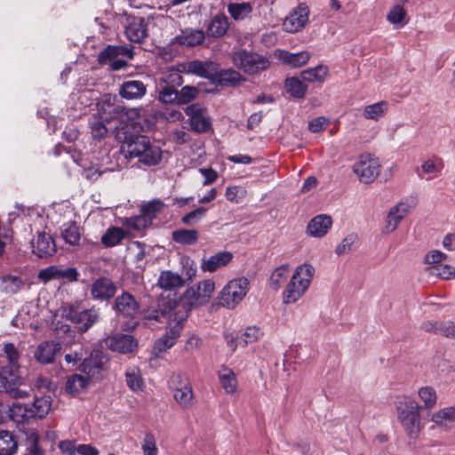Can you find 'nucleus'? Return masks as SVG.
Listing matches in <instances>:
<instances>
[{"label": "nucleus", "instance_id": "47", "mask_svg": "<svg viewBox=\"0 0 455 455\" xmlns=\"http://www.w3.org/2000/svg\"><path fill=\"white\" fill-rule=\"evenodd\" d=\"M165 86L176 88L183 84V79L179 69L170 68L166 72L163 73L160 78Z\"/></svg>", "mask_w": 455, "mask_h": 455}, {"label": "nucleus", "instance_id": "44", "mask_svg": "<svg viewBox=\"0 0 455 455\" xmlns=\"http://www.w3.org/2000/svg\"><path fill=\"white\" fill-rule=\"evenodd\" d=\"M124 238V232L120 228H110L101 236V243L107 247L118 244Z\"/></svg>", "mask_w": 455, "mask_h": 455}, {"label": "nucleus", "instance_id": "16", "mask_svg": "<svg viewBox=\"0 0 455 455\" xmlns=\"http://www.w3.org/2000/svg\"><path fill=\"white\" fill-rule=\"evenodd\" d=\"M114 307L119 315L130 319H134L139 313V304L129 292L117 296Z\"/></svg>", "mask_w": 455, "mask_h": 455}, {"label": "nucleus", "instance_id": "15", "mask_svg": "<svg viewBox=\"0 0 455 455\" xmlns=\"http://www.w3.org/2000/svg\"><path fill=\"white\" fill-rule=\"evenodd\" d=\"M106 346L112 351L132 353L138 346L136 339L128 334H115L105 339Z\"/></svg>", "mask_w": 455, "mask_h": 455}, {"label": "nucleus", "instance_id": "3", "mask_svg": "<svg viewBox=\"0 0 455 455\" xmlns=\"http://www.w3.org/2000/svg\"><path fill=\"white\" fill-rule=\"evenodd\" d=\"M249 285L250 283L246 277H240L230 281L212 303L211 311H216L220 307L234 308L247 294Z\"/></svg>", "mask_w": 455, "mask_h": 455}, {"label": "nucleus", "instance_id": "9", "mask_svg": "<svg viewBox=\"0 0 455 455\" xmlns=\"http://www.w3.org/2000/svg\"><path fill=\"white\" fill-rule=\"evenodd\" d=\"M22 384V379L20 378L16 371L12 369H0V388L10 395V396L19 399L27 397L29 390L21 389L20 387Z\"/></svg>", "mask_w": 455, "mask_h": 455}, {"label": "nucleus", "instance_id": "62", "mask_svg": "<svg viewBox=\"0 0 455 455\" xmlns=\"http://www.w3.org/2000/svg\"><path fill=\"white\" fill-rule=\"evenodd\" d=\"M182 272L186 275L188 280H191L196 275L197 267L194 260L188 257L181 258Z\"/></svg>", "mask_w": 455, "mask_h": 455}, {"label": "nucleus", "instance_id": "40", "mask_svg": "<svg viewBox=\"0 0 455 455\" xmlns=\"http://www.w3.org/2000/svg\"><path fill=\"white\" fill-rule=\"evenodd\" d=\"M18 448L17 441L9 431L0 432V455H13Z\"/></svg>", "mask_w": 455, "mask_h": 455}, {"label": "nucleus", "instance_id": "22", "mask_svg": "<svg viewBox=\"0 0 455 455\" xmlns=\"http://www.w3.org/2000/svg\"><path fill=\"white\" fill-rule=\"evenodd\" d=\"M308 7L305 4H300L285 20L286 29L291 32H297L303 28L308 21Z\"/></svg>", "mask_w": 455, "mask_h": 455}, {"label": "nucleus", "instance_id": "28", "mask_svg": "<svg viewBox=\"0 0 455 455\" xmlns=\"http://www.w3.org/2000/svg\"><path fill=\"white\" fill-rule=\"evenodd\" d=\"M228 27V17L223 13H219L207 25L206 34L212 37H221L227 33Z\"/></svg>", "mask_w": 455, "mask_h": 455}, {"label": "nucleus", "instance_id": "55", "mask_svg": "<svg viewBox=\"0 0 455 455\" xmlns=\"http://www.w3.org/2000/svg\"><path fill=\"white\" fill-rule=\"evenodd\" d=\"M105 122L108 121L100 119V117H94L90 123L91 133L94 139L100 140L107 134L108 129L105 125Z\"/></svg>", "mask_w": 455, "mask_h": 455}, {"label": "nucleus", "instance_id": "39", "mask_svg": "<svg viewBox=\"0 0 455 455\" xmlns=\"http://www.w3.org/2000/svg\"><path fill=\"white\" fill-rule=\"evenodd\" d=\"M252 10V5L246 2L230 3L228 4V12L235 20L245 19Z\"/></svg>", "mask_w": 455, "mask_h": 455}, {"label": "nucleus", "instance_id": "30", "mask_svg": "<svg viewBox=\"0 0 455 455\" xmlns=\"http://www.w3.org/2000/svg\"><path fill=\"white\" fill-rule=\"evenodd\" d=\"M31 411L29 403L17 402L10 408V416L18 423H25L34 419Z\"/></svg>", "mask_w": 455, "mask_h": 455}, {"label": "nucleus", "instance_id": "18", "mask_svg": "<svg viewBox=\"0 0 455 455\" xmlns=\"http://www.w3.org/2000/svg\"><path fill=\"white\" fill-rule=\"evenodd\" d=\"M116 290V286L110 279L100 277L92 284L91 295L97 300H108L114 297Z\"/></svg>", "mask_w": 455, "mask_h": 455}, {"label": "nucleus", "instance_id": "61", "mask_svg": "<svg viewBox=\"0 0 455 455\" xmlns=\"http://www.w3.org/2000/svg\"><path fill=\"white\" fill-rule=\"evenodd\" d=\"M198 93V90L194 86H184L180 92H178V104H187L194 100Z\"/></svg>", "mask_w": 455, "mask_h": 455}, {"label": "nucleus", "instance_id": "33", "mask_svg": "<svg viewBox=\"0 0 455 455\" xmlns=\"http://www.w3.org/2000/svg\"><path fill=\"white\" fill-rule=\"evenodd\" d=\"M286 92L292 98L303 99L307 93V85L296 76L288 77L284 82Z\"/></svg>", "mask_w": 455, "mask_h": 455}, {"label": "nucleus", "instance_id": "58", "mask_svg": "<svg viewBox=\"0 0 455 455\" xmlns=\"http://www.w3.org/2000/svg\"><path fill=\"white\" fill-rule=\"evenodd\" d=\"M118 53L115 45H108L101 51L98 56V61L100 65H108L114 60L118 58Z\"/></svg>", "mask_w": 455, "mask_h": 455}, {"label": "nucleus", "instance_id": "54", "mask_svg": "<svg viewBox=\"0 0 455 455\" xmlns=\"http://www.w3.org/2000/svg\"><path fill=\"white\" fill-rule=\"evenodd\" d=\"M143 455H157L158 449L156 441L153 434L147 433L141 443Z\"/></svg>", "mask_w": 455, "mask_h": 455}, {"label": "nucleus", "instance_id": "49", "mask_svg": "<svg viewBox=\"0 0 455 455\" xmlns=\"http://www.w3.org/2000/svg\"><path fill=\"white\" fill-rule=\"evenodd\" d=\"M4 354L6 355L7 360L9 362V365L4 367L5 369H12L15 371L19 364L20 353L14 344L6 343L3 348Z\"/></svg>", "mask_w": 455, "mask_h": 455}, {"label": "nucleus", "instance_id": "50", "mask_svg": "<svg viewBox=\"0 0 455 455\" xmlns=\"http://www.w3.org/2000/svg\"><path fill=\"white\" fill-rule=\"evenodd\" d=\"M158 100L164 104L178 103V91L176 88L163 85L159 88Z\"/></svg>", "mask_w": 455, "mask_h": 455}, {"label": "nucleus", "instance_id": "51", "mask_svg": "<svg viewBox=\"0 0 455 455\" xmlns=\"http://www.w3.org/2000/svg\"><path fill=\"white\" fill-rule=\"evenodd\" d=\"M419 395L422 402L424 403V406L427 409L433 408L436 403V393L433 387H424L419 390Z\"/></svg>", "mask_w": 455, "mask_h": 455}, {"label": "nucleus", "instance_id": "11", "mask_svg": "<svg viewBox=\"0 0 455 455\" xmlns=\"http://www.w3.org/2000/svg\"><path fill=\"white\" fill-rule=\"evenodd\" d=\"M175 301L171 299H162L156 305L150 306L145 312L144 317L149 320L161 322L162 319H170L176 322Z\"/></svg>", "mask_w": 455, "mask_h": 455}, {"label": "nucleus", "instance_id": "31", "mask_svg": "<svg viewBox=\"0 0 455 455\" xmlns=\"http://www.w3.org/2000/svg\"><path fill=\"white\" fill-rule=\"evenodd\" d=\"M406 213L407 210L403 204H399L395 207L392 208L387 217L385 226L386 232L391 233L395 231L399 222L403 219Z\"/></svg>", "mask_w": 455, "mask_h": 455}, {"label": "nucleus", "instance_id": "48", "mask_svg": "<svg viewBox=\"0 0 455 455\" xmlns=\"http://www.w3.org/2000/svg\"><path fill=\"white\" fill-rule=\"evenodd\" d=\"M387 109V103L386 101H379L378 103L366 106L363 116L366 119L378 120L383 116Z\"/></svg>", "mask_w": 455, "mask_h": 455}, {"label": "nucleus", "instance_id": "32", "mask_svg": "<svg viewBox=\"0 0 455 455\" xmlns=\"http://www.w3.org/2000/svg\"><path fill=\"white\" fill-rule=\"evenodd\" d=\"M329 69L327 66L318 65L315 68L303 70L300 76L302 80L306 82L323 84L325 81Z\"/></svg>", "mask_w": 455, "mask_h": 455}, {"label": "nucleus", "instance_id": "21", "mask_svg": "<svg viewBox=\"0 0 455 455\" xmlns=\"http://www.w3.org/2000/svg\"><path fill=\"white\" fill-rule=\"evenodd\" d=\"M60 350V343L54 341H44L36 347L34 357L42 364L52 363L55 359L56 354L59 353Z\"/></svg>", "mask_w": 455, "mask_h": 455}, {"label": "nucleus", "instance_id": "59", "mask_svg": "<svg viewBox=\"0 0 455 455\" xmlns=\"http://www.w3.org/2000/svg\"><path fill=\"white\" fill-rule=\"evenodd\" d=\"M433 273L444 280L455 278V267L450 265H436L432 267Z\"/></svg>", "mask_w": 455, "mask_h": 455}, {"label": "nucleus", "instance_id": "7", "mask_svg": "<svg viewBox=\"0 0 455 455\" xmlns=\"http://www.w3.org/2000/svg\"><path fill=\"white\" fill-rule=\"evenodd\" d=\"M353 171L361 182L371 184L379 176L380 164L378 158L365 153L359 156V160L353 166Z\"/></svg>", "mask_w": 455, "mask_h": 455}, {"label": "nucleus", "instance_id": "64", "mask_svg": "<svg viewBox=\"0 0 455 455\" xmlns=\"http://www.w3.org/2000/svg\"><path fill=\"white\" fill-rule=\"evenodd\" d=\"M439 335L448 339H455V323L452 321H443L438 325Z\"/></svg>", "mask_w": 455, "mask_h": 455}, {"label": "nucleus", "instance_id": "25", "mask_svg": "<svg viewBox=\"0 0 455 455\" xmlns=\"http://www.w3.org/2000/svg\"><path fill=\"white\" fill-rule=\"evenodd\" d=\"M230 251H219L208 259H203L201 269L203 271L214 272L221 267L227 266L233 259Z\"/></svg>", "mask_w": 455, "mask_h": 455}, {"label": "nucleus", "instance_id": "5", "mask_svg": "<svg viewBox=\"0 0 455 455\" xmlns=\"http://www.w3.org/2000/svg\"><path fill=\"white\" fill-rule=\"evenodd\" d=\"M421 408L422 406L419 405L416 401L407 396L403 397L397 406L398 419L411 438H416L420 431L419 410Z\"/></svg>", "mask_w": 455, "mask_h": 455}, {"label": "nucleus", "instance_id": "23", "mask_svg": "<svg viewBox=\"0 0 455 455\" xmlns=\"http://www.w3.org/2000/svg\"><path fill=\"white\" fill-rule=\"evenodd\" d=\"M147 92V86L140 80L124 82L119 89L122 98L129 100L141 99Z\"/></svg>", "mask_w": 455, "mask_h": 455}, {"label": "nucleus", "instance_id": "14", "mask_svg": "<svg viewBox=\"0 0 455 455\" xmlns=\"http://www.w3.org/2000/svg\"><path fill=\"white\" fill-rule=\"evenodd\" d=\"M184 320L185 319L183 317H180L179 320L175 322L174 325L171 326L164 335L156 340L153 351L157 356L159 353L166 351L174 345L180 335L182 323Z\"/></svg>", "mask_w": 455, "mask_h": 455}, {"label": "nucleus", "instance_id": "2", "mask_svg": "<svg viewBox=\"0 0 455 455\" xmlns=\"http://www.w3.org/2000/svg\"><path fill=\"white\" fill-rule=\"evenodd\" d=\"M61 317L73 323L80 332H86L100 319V309L85 308L81 302L65 303L60 307Z\"/></svg>", "mask_w": 455, "mask_h": 455}, {"label": "nucleus", "instance_id": "26", "mask_svg": "<svg viewBox=\"0 0 455 455\" xmlns=\"http://www.w3.org/2000/svg\"><path fill=\"white\" fill-rule=\"evenodd\" d=\"M246 78L234 68L222 69L219 73L218 78L213 85L221 87L236 88Z\"/></svg>", "mask_w": 455, "mask_h": 455}, {"label": "nucleus", "instance_id": "20", "mask_svg": "<svg viewBox=\"0 0 455 455\" xmlns=\"http://www.w3.org/2000/svg\"><path fill=\"white\" fill-rule=\"evenodd\" d=\"M116 97L105 94L97 103V114L100 119L110 121L121 111L120 106L115 104Z\"/></svg>", "mask_w": 455, "mask_h": 455}, {"label": "nucleus", "instance_id": "4", "mask_svg": "<svg viewBox=\"0 0 455 455\" xmlns=\"http://www.w3.org/2000/svg\"><path fill=\"white\" fill-rule=\"evenodd\" d=\"M315 268L310 264L298 267L283 291V303L296 302L307 290L313 278Z\"/></svg>", "mask_w": 455, "mask_h": 455}, {"label": "nucleus", "instance_id": "34", "mask_svg": "<svg viewBox=\"0 0 455 455\" xmlns=\"http://www.w3.org/2000/svg\"><path fill=\"white\" fill-rule=\"evenodd\" d=\"M310 59V54L307 52H300L291 53L283 51L280 53V60L291 68H299L307 63Z\"/></svg>", "mask_w": 455, "mask_h": 455}, {"label": "nucleus", "instance_id": "27", "mask_svg": "<svg viewBox=\"0 0 455 455\" xmlns=\"http://www.w3.org/2000/svg\"><path fill=\"white\" fill-rule=\"evenodd\" d=\"M262 335L263 332L259 327L255 325L249 326L242 335L237 336L235 339L232 338L228 341V344L232 350H235L238 345L245 347L250 343L257 341Z\"/></svg>", "mask_w": 455, "mask_h": 455}, {"label": "nucleus", "instance_id": "1", "mask_svg": "<svg viewBox=\"0 0 455 455\" xmlns=\"http://www.w3.org/2000/svg\"><path fill=\"white\" fill-rule=\"evenodd\" d=\"M121 151L126 158H138L139 162L148 166L160 163L163 156L161 148L145 135L135 134L127 126L116 132Z\"/></svg>", "mask_w": 455, "mask_h": 455}, {"label": "nucleus", "instance_id": "19", "mask_svg": "<svg viewBox=\"0 0 455 455\" xmlns=\"http://www.w3.org/2000/svg\"><path fill=\"white\" fill-rule=\"evenodd\" d=\"M331 225L332 219L330 215L319 214L308 222L307 233L313 237H322L328 233Z\"/></svg>", "mask_w": 455, "mask_h": 455}, {"label": "nucleus", "instance_id": "35", "mask_svg": "<svg viewBox=\"0 0 455 455\" xmlns=\"http://www.w3.org/2000/svg\"><path fill=\"white\" fill-rule=\"evenodd\" d=\"M61 235L67 243L77 245L81 239L80 228L76 222L64 223L61 227Z\"/></svg>", "mask_w": 455, "mask_h": 455}, {"label": "nucleus", "instance_id": "12", "mask_svg": "<svg viewBox=\"0 0 455 455\" xmlns=\"http://www.w3.org/2000/svg\"><path fill=\"white\" fill-rule=\"evenodd\" d=\"M124 33L132 43L140 44L148 36V23L142 17L129 16L126 18Z\"/></svg>", "mask_w": 455, "mask_h": 455}, {"label": "nucleus", "instance_id": "56", "mask_svg": "<svg viewBox=\"0 0 455 455\" xmlns=\"http://www.w3.org/2000/svg\"><path fill=\"white\" fill-rule=\"evenodd\" d=\"M444 419L455 421V406L443 408L432 416V420L437 425H442Z\"/></svg>", "mask_w": 455, "mask_h": 455}, {"label": "nucleus", "instance_id": "41", "mask_svg": "<svg viewBox=\"0 0 455 455\" xmlns=\"http://www.w3.org/2000/svg\"><path fill=\"white\" fill-rule=\"evenodd\" d=\"M88 377L80 374H73L68 378L65 390L71 395L78 394L81 390L85 388L88 385Z\"/></svg>", "mask_w": 455, "mask_h": 455}, {"label": "nucleus", "instance_id": "6", "mask_svg": "<svg viewBox=\"0 0 455 455\" xmlns=\"http://www.w3.org/2000/svg\"><path fill=\"white\" fill-rule=\"evenodd\" d=\"M233 64L247 75H255L269 67L267 58L246 49H240L232 54Z\"/></svg>", "mask_w": 455, "mask_h": 455}, {"label": "nucleus", "instance_id": "29", "mask_svg": "<svg viewBox=\"0 0 455 455\" xmlns=\"http://www.w3.org/2000/svg\"><path fill=\"white\" fill-rule=\"evenodd\" d=\"M157 284L164 290L171 291L183 286L184 279L179 274L166 270L161 272Z\"/></svg>", "mask_w": 455, "mask_h": 455}, {"label": "nucleus", "instance_id": "63", "mask_svg": "<svg viewBox=\"0 0 455 455\" xmlns=\"http://www.w3.org/2000/svg\"><path fill=\"white\" fill-rule=\"evenodd\" d=\"M357 240V235H355V234H349L348 235H347L341 242V243H339L336 250H335V252L338 254V255H342L344 254L346 251H349L352 250V246L353 244L355 243V241Z\"/></svg>", "mask_w": 455, "mask_h": 455}, {"label": "nucleus", "instance_id": "46", "mask_svg": "<svg viewBox=\"0 0 455 455\" xmlns=\"http://www.w3.org/2000/svg\"><path fill=\"white\" fill-rule=\"evenodd\" d=\"M221 68L212 61H201V77L207 78L212 84H215Z\"/></svg>", "mask_w": 455, "mask_h": 455}, {"label": "nucleus", "instance_id": "43", "mask_svg": "<svg viewBox=\"0 0 455 455\" xmlns=\"http://www.w3.org/2000/svg\"><path fill=\"white\" fill-rule=\"evenodd\" d=\"M198 232L196 229H177L172 232V239L178 243L192 244L197 241Z\"/></svg>", "mask_w": 455, "mask_h": 455}, {"label": "nucleus", "instance_id": "38", "mask_svg": "<svg viewBox=\"0 0 455 455\" xmlns=\"http://www.w3.org/2000/svg\"><path fill=\"white\" fill-rule=\"evenodd\" d=\"M125 381L130 389L134 392L142 391L144 382L137 367H130L125 371Z\"/></svg>", "mask_w": 455, "mask_h": 455}, {"label": "nucleus", "instance_id": "36", "mask_svg": "<svg viewBox=\"0 0 455 455\" xmlns=\"http://www.w3.org/2000/svg\"><path fill=\"white\" fill-rule=\"evenodd\" d=\"M192 47L199 44V30L187 28L172 40V44Z\"/></svg>", "mask_w": 455, "mask_h": 455}, {"label": "nucleus", "instance_id": "17", "mask_svg": "<svg viewBox=\"0 0 455 455\" xmlns=\"http://www.w3.org/2000/svg\"><path fill=\"white\" fill-rule=\"evenodd\" d=\"M33 253L39 258H47L56 251L53 238L45 232L38 233L32 242Z\"/></svg>", "mask_w": 455, "mask_h": 455}, {"label": "nucleus", "instance_id": "37", "mask_svg": "<svg viewBox=\"0 0 455 455\" xmlns=\"http://www.w3.org/2000/svg\"><path fill=\"white\" fill-rule=\"evenodd\" d=\"M33 418L42 419L48 414L52 406L50 396H41L35 398L32 403H29Z\"/></svg>", "mask_w": 455, "mask_h": 455}, {"label": "nucleus", "instance_id": "60", "mask_svg": "<svg viewBox=\"0 0 455 455\" xmlns=\"http://www.w3.org/2000/svg\"><path fill=\"white\" fill-rule=\"evenodd\" d=\"M152 221L148 217H146L142 213L139 216L132 217L127 220V224L132 228L141 231L150 226Z\"/></svg>", "mask_w": 455, "mask_h": 455}, {"label": "nucleus", "instance_id": "57", "mask_svg": "<svg viewBox=\"0 0 455 455\" xmlns=\"http://www.w3.org/2000/svg\"><path fill=\"white\" fill-rule=\"evenodd\" d=\"M406 11L400 4H395L387 13V20L394 25L403 23Z\"/></svg>", "mask_w": 455, "mask_h": 455}, {"label": "nucleus", "instance_id": "45", "mask_svg": "<svg viewBox=\"0 0 455 455\" xmlns=\"http://www.w3.org/2000/svg\"><path fill=\"white\" fill-rule=\"evenodd\" d=\"M221 387L228 394H233L236 389V379L233 371L224 368L219 374Z\"/></svg>", "mask_w": 455, "mask_h": 455}, {"label": "nucleus", "instance_id": "42", "mask_svg": "<svg viewBox=\"0 0 455 455\" xmlns=\"http://www.w3.org/2000/svg\"><path fill=\"white\" fill-rule=\"evenodd\" d=\"M289 276V265H282L276 267L269 278V286L273 290H278Z\"/></svg>", "mask_w": 455, "mask_h": 455}, {"label": "nucleus", "instance_id": "53", "mask_svg": "<svg viewBox=\"0 0 455 455\" xmlns=\"http://www.w3.org/2000/svg\"><path fill=\"white\" fill-rule=\"evenodd\" d=\"M185 113L188 116L189 125L195 132H199V104L195 103L185 108Z\"/></svg>", "mask_w": 455, "mask_h": 455}, {"label": "nucleus", "instance_id": "24", "mask_svg": "<svg viewBox=\"0 0 455 455\" xmlns=\"http://www.w3.org/2000/svg\"><path fill=\"white\" fill-rule=\"evenodd\" d=\"M26 285L25 280L20 275L4 274L0 277V291L7 295L20 292Z\"/></svg>", "mask_w": 455, "mask_h": 455}, {"label": "nucleus", "instance_id": "8", "mask_svg": "<svg viewBox=\"0 0 455 455\" xmlns=\"http://www.w3.org/2000/svg\"><path fill=\"white\" fill-rule=\"evenodd\" d=\"M108 361V358L102 351L93 350L80 364V371L91 379L100 380L103 378V371L106 370L105 366Z\"/></svg>", "mask_w": 455, "mask_h": 455}, {"label": "nucleus", "instance_id": "13", "mask_svg": "<svg viewBox=\"0 0 455 455\" xmlns=\"http://www.w3.org/2000/svg\"><path fill=\"white\" fill-rule=\"evenodd\" d=\"M171 387L173 389V396L176 402L182 407H188L193 402V392L188 379H182L180 375L171 379Z\"/></svg>", "mask_w": 455, "mask_h": 455}, {"label": "nucleus", "instance_id": "52", "mask_svg": "<svg viewBox=\"0 0 455 455\" xmlns=\"http://www.w3.org/2000/svg\"><path fill=\"white\" fill-rule=\"evenodd\" d=\"M164 204L160 200H152L141 207V213L149 220H152L156 216L157 212H160L164 208Z\"/></svg>", "mask_w": 455, "mask_h": 455}, {"label": "nucleus", "instance_id": "10", "mask_svg": "<svg viewBox=\"0 0 455 455\" xmlns=\"http://www.w3.org/2000/svg\"><path fill=\"white\" fill-rule=\"evenodd\" d=\"M79 272L76 267H62L60 266H50L38 273V279L44 283L51 280H59L63 283L76 282L78 279Z\"/></svg>", "mask_w": 455, "mask_h": 455}]
</instances>
